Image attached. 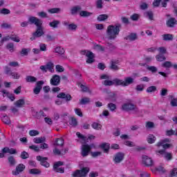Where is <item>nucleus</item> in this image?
Masks as SVG:
<instances>
[{"label":"nucleus","instance_id":"680f3d73","mask_svg":"<svg viewBox=\"0 0 177 177\" xmlns=\"http://www.w3.org/2000/svg\"><path fill=\"white\" fill-rule=\"evenodd\" d=\"M147 17H149V20H153L154 15L153 14V11H147L146 12Z\"/></svg>","mask_w":177,"mask_h":177},{"label":"nucleus","instance_id":"39448f33","mask_svg":"<svg viewBox=\"0 0 177 177\" xmlns=\"http://www.w3.org/2000/svg\"><path fill=\"white\" fill-rule=\"evenodd\" d=\"M170 140L169 138H165L163 140H161L160 142H158L156 144V146L158 147H162L163 150H167V149H169V147H171L170 144H167L169 143Z\"/></svg>","mask_w":177,"mask_h":177},{"label":"nucleus","instance_id":"f704fd0d","mask_svg":"<svg viewBox=\"0 0 177 177\" xmlns=\"http://www.w3.org/2000/svg\"><path fill=\"white\" fill-rule=\"evenodd\" d=\"M26 82H31V83L37 82V77L31 75H28L26 77Z\"/></svg>","mask_w":177,"mask_h":177},{"label":"nucleus","instance_id":"79ce46f5","mask_svg":"<svg viewBox=\"0 0 177 177\" xmlns=\"http://www.w3.org/2000/svg\"><path fill=\"white\" fill-rule=\"evenodd\" d=\"M29 174L30 175H39V174H41V170L38 169H31L29 170Z\"/></svg>","mask_w":177,"mask_h":177},{"label":"nucleus","instance_id":"2eb2a0df","mask_svg":"<svg viewBox=\"0 0 177 177\" xmlns=\"http://www.w3.org/2000/svg\"><path fill=\"white\" fill-rule=\"evenodd\" d=\"M142 163L145 167H151L153 164V159L147 156H142Z\"/></svg>","mask_w":177,"mask_h":177},{"label":"nucleus","instance_id":"de8ad7c7","mask_svg":"<svg viewBox=\"0 0 177 177\" xmlns=\"http://www.w3.org/2000/svg\"><path fill=\"white\" fill-rule=\"evenodd\" d=\"M174 135L175 136H176V131H174L173 129L166 131V136H172Z\"/></svg>","mask_w":177,"mask_h":177},{"label":"nucleus","instance_id":"bb28decb","mask_svg":"<svg viewBox=\"0 0 177 177\" xmlns=\"http://www.w3.org/2000/svg\"><path fill=\"white\" fill-rule=\"evenodd\" d=\"M1 120L3 122V124H6V125H10L12 124V122L10 121V118L7 115H4L1 118Z\"/></svg>","mask_w":177,"mask_h":177},{"label":"nucleus","instance_id":"412c9836","mask_svg":"<svg viewBox=\"0 0 177 177\" xmlns=\"http://www.w3.org/2000/svg\"><path fill=\"white\" fill-rule=\"evenodd\" d=\"M117 64H118V61L111 60L109 68L111 70H113L114 71H118V70H120V68Z\"/></svg>","mask_w":177,"mask_h":177},{"label":"nucleus","instance_id":"9b49d317","mask_svg":"<svg viewBox=\"0 0 177 177\" xmlns=\"http://www.w3.org/2000/svg\"><path fill=\"white\" fill-rule=\"evenodd\" d=\"M57 97L58 99H63L67 103H68V102H71V100H73V97L71 96V95H70L69 93H66L64 92L59 93L57 95Z\"/></svg>","mask_w":177,"mask_h":177},{"label":"nucleus","instance_id":"09e8293b","mask_svg":"<svg viewBox=\"0 0 177 177\" xmlns=\"http://www.w3.org/2000/svg\"><path fill=\"white\" fill-rule=\"evenodd\" d=\"M63 165V162L62 161H58L54 163L53 165V171H56L59 168V167H62Z\"/></svg>","mask_w":177,"mask_h":177},{"label":"nucleus","instance_id":"4c0bfd02","mask_svg":"<svg viewBox=\"0 0 177 177\" xmlns=\"http://www.w3.org/2000/svg\"><path fill=\"white\" fill-rule=\"evenodd\" d=\"M172 66V62L169 61H165L164 63L162 64V67H163L164 68H171Z\"/></svg>","mask_w":177,"mask_h":177},{"label":"nucleus","instance_id":"58836bf2","mask_svg":"<svg viewBox=\"0 0 177 177\" xmlns=\"http://www.w3.org/2000/svg\"><path fill=\"white\" fill-rule=\"evenodd\" d=\"M81 9L82 8L80 6L73 7L71 10V15H75V13H77V12H79V10H81Z\"/></svg>","mask_w":177,"mask_h":177},{"label":"nucleus","instance_id":"6ab92c4d","mask_svg":"<svg viewBox=\"0 0 177 177\" xmlns=\"http://www.w3.org/2000/svg\"><path fill=\"white\" fill-rule=\"evenodd\" d=\"M86 57H88L86 59V63L91 64L93 63V62H95V55H93V53H92V51H87V54H86Z\"/></svg>","mask_w":177,"mask_h":177},{"label":"nucleus","instance_id":"774afa93","mask_svg":"<svg viewBox=\"0 0 177 177\" xmlns=\"http://www.w3.org/2000/svg\"><path fill=\"white\" fill-rule=\"evenodd\" d=\"M145 127H146V128H148V129L154 128V122H147Z\"/></svg>","mask_w":177,"mask_h":177},{"label":"nucleus","instance_id":"ea45409f","mask_svg":"<svg viewBox=\"0 0 177 177\" xmlns=\"http://www.w3.org/2000/svg\"><path fill=\"white\" fill-rule=\"evenodd\" d=\"M156 59L157 62H164V60H167V57H165L163 54L157 55Z\"/></svg>","mask_w":177,"mask_h":177},{"label":"nucleus","instance_id":"a211bd4d","mask_svg":"<svg viewBox=\"0 0 177 177\" xmlns=\"http://www.w3.org/2000/svg\"><path fill=\"white\" fill-rule=\"evenodd\" d=\"M54 147H63L64 146V139L63 138H56L53 143Z\"/></svg>","mask_w":177,"mask_h":177},{"label":"nucleus","instance_id":"a878e982","mask_svg":"<svg viewBox=\"0 0 177 177\" xmlns=\"http://www.w3.org/2000/svg\"><path fill=\"white\" fill-rule=\"evenodd\" d=\"M65 53L66 50H64V48L61 46H58L55 48V53H58L60 56H63Z\"/></svg>","mask_w":177,"mask_h":177},{"label":"nucleus","instance_id":"b1692460","mask_svg":"<svg viewBox=\"0 0 177 177\" xmlns=\"http://www.w3.org/2000/svg\"><path fill=\"white\" fill-rule=\"evenodd\" d=\"M34 143H36L37 145H39L41 143H44L46 142V138L45 137H39V138H35L33 140Z\"/></svg>","mask_w":177,"mask_h":177},{"label":"nucleus","instance_id":"a18cd8bd","mask_svg":"<svg viewBox=\"0 0 177 177\" xmlns=\"http://www.w3.org/2000/svg\"><path fill=\"white\" fill-rule=\"evenodd\" d=\"M69 124L71 127H77V125H78V121H77L75 118H71Z\"/></svg>","mask_w":177,"mask_h":177},{"label":"nucleus","instance_id":"393cba45","mask_svg":"<svg viewBox=\"0 0 177 177\" xmlns=\"http://www.w3.org/2000/svg\"><path fill=\"white\" fill-rule=\"evenodd\" d=\"M100 147L104 150V153H109L110 150V144L104 142L100 145Z\"/></svg>","mask_w":177,"mask_h":177},{"label":"nucleus","instance_id":"0eeeda50","mask_svg":"<svg viewBox=\"0 0 177 177\" xmlns=\"http://www.w3.org/2000/svg\"><path fill=\"white\" fill-rule=\"evenodd\" d=\"M124 158H125V153L122 152H118L113 156V162L115 164H120V162H122V161H124Z\"/></svg>","mask_w":177,"mask_h":177},{"label":"nucleus","instance_id":"37998d69","mask_svg":"<svg viewBox=\"0 0 177 177\" xmlns=\"http://www.w3.org/2000/svg\"><path fill=\"white\" fill-rule=\"evenodd\" d=\"M102 84L104 85V86H113L114 83L113 82V80H106L102 82Z\"/></svg>","mask_w":177,"mask_h":177},{"label":"nucleus","instance_id":"f257e3e1","mask_svg":"<svg viewBox=\"0 0 177 177\" xmlns=\"http://www.w3.org/2000/svg\"><path fill=\"white\" fill-rule=\"evenodd\" d=\"M28 21L31 24H35L37 27L36 31L32 33V37L30 38V41H35L37 38H41L45 34L42 28V21L37 18V17H30Z\"/></svg>","mask_w":177,"mask_h":177},{"label":"nucleus","instance_id":"1a4fd4ad","mask_svg":"<svg viewBox=\"0 0 177 177\" xmlns=\"http://www.w3.org/2000/svg\"><path fill=\"white\" fill-rule=\"evenodd\" d=\"M36 160L40 162V165L45 167V168H49L50 164L48 162V157H42L41 156H37Z\"/></svg>","mask_w":177,"mask_h":177},{"label":"nucleus","instance_id":"0e129e2a","mask_svg":"<svg viewBox=\"0 0 177 177\" xmlns=\"http://www.w3.org/2000/svg\"><path fill=\"white\" fill-rule=\"evenodd\" d=\"M46 66H47V70H48L49 71H53V68L55 67V65L53 64V63L48 62L46 64Z\"/></svg>","mask_w":177,"mask_h":177},{"label":"nucleus","instance_id":"338daca9","mask_svg":"<svg viewBox=\"0 0 177 177\" xmlns=\"http://www.w3.org/2000/svg\"><path fill=\"white\" fill-rule=\"evenodd\" d=\"M172 107H177V98H173L170 102Z\"/></svg>","mask_w":177,"mask_h":177},{"label":"nucleus","instance_id":"9d476101","mask_svg":"<svg viewBox=\"0 0 177 177\" xmlns=\"http://www.w3.org/2000/svg\"><path fill=\"white\" fill-rule=\"evenodd\" d=\"M121 109L123 111H133V110H136V105L127 102L123 104Z\"/></svg>","mask_w":177,"mask_h":177},{"label":"nucleus","instance_id":"cd10ccee","mask_svg":"<svg viewBox=\"0 0 177 177\" xmlns=\"http://www.w3.org/2000/svg\"><path fill=\"white\" fill-rule=\"evenodd\" d=\"M24 104H26V101L24 100V99H19L15 102V106L19 108L24 107Z\"/></svg>","mask_w":177,"mask_h":177},{"label":"nucleus","instance_id":"7c9ffc66","mask_svg":"<svg viewBox=\"0 0 177 177\" xmlns=\"http://www.w3.org/2000/svg\"><path fill=\"white\" fill-rule=\"evenodd\" d=\"M93 13L88 12L86 10H82L80 12V16H81V17H89V16H92Z\"/></svg>","mask_w":177,"mask_h":177},{"label":"nucleus","instance_id":"603ef678","mask_svg":"<svg viewBox=\"0 0 177 177\" xmlns=\"http://www.w3.org/2000/svg\"><path fill=\"white\" fill-rule=\"evenodd\" d=\"M107 106L111 111H115V109H117V105H115V104H113L111 102L108 104Z\"/></svg>","mask_w":177,"mask_h":177},{"label":"nucleus","instance_id":"c03bdc74","mask_svg":"<svg viewBox=\"0 0 177 177\" xmlns=\"http://www.w3.org/2000/svg\"><path fill=\"white\" fill-rule=\"evenodd\" d=\"M29 157L30 154H28L27 151H24L21 153L20 158L22 160H27V158H28Z\"/></svg>","mask_w":177,"mask_h":177},{"label":"nucleus","instance_id":"f3484780","mask_svg":"<svg viewBox=\"0 0 177 177\" xmlns=\"http://www.w3.org/2000/svg\"><path fill=\"white\" fill-rule=\"evenodd\" d=\"M67 151H68V149H65L63 151V149L60 150L57 149V147H55V149H53L54 156H64Z\"/></svg>","mask_w":177,"mask_h":177},{"label":"nucleus","instance_id":"e2e57ef3","mask_svg":"<svg viewBox=\"0 0 177 177\" xmlns=\"http://www.w3.org/2000/svg\"><path fill=\"white\" fill-rule=\"evenodd\" d=\"M29 135L30 136H37V135H39V131L37 130H30L29 131Z\"/></svg>","mask_w":177,"mask_h":177},{"label":"nucleus","instance_id":"c756f323","mask_svg":"<svg viewBox=\"0 0 177 177\" xmlns=\"http://www.w3.org/2000/svg\"><path fill=\"white\" fill-rule=\"evenodd\" d=\"M59 24H60V21L59 20H53V21L49 23L50 27H52L53 28H57Z\"/></svg>","mask_w":177,"mask_h":177},{"label":"nucleus","instance_id":"2f4dec72","mask_svg":"<svg viewBox=\"0 0 177 177\" xmlns=\"http://www.w3.org/2000/svg\"><path fill=\"white\" fill-rule=\"evenodd\" d=\"M163 41H172L174 35L171 34H165L162 35Z\"/></svg>","mask_w":177,"mask_h":177},{"label":"nucleus","instance_id":"49530a36","mask_svg":"<svg viewBox=\"0 0 177 177\" xmlns=\"http://www.w3.org/2000/svg\"><path fill=\"white\" fill-rule=\"evenodd\" d=\"M78 86H80V88L82 90V92H88L89 91V88H88V86L80 83L78 84Z\"/></svg>","mask_w":177,"mask_h":177},{"label":"nucleus","instance_id":"423d86ee","mask_svg":"<svg viewBox=\"0 0 177 177\" xmlns=\"http://www.w3.org/2000/svg\"><path fill=\"white\" fill-rule=\"evenodd\" d=\"M156 153L157 156H164V158H165L167 161H171V160H172V153L167 152L165 149L156 151Z\"/></svg>","mask_w":177,"mask_h":177},{"label":"nucleus","instance_id":"20e7f679","mask_svg":"<svg viewBox=\"0 0 177 177\" xmlns=\"http://www.w3.org/2000/svg\"><path fill=\"white\" fill-rule=\"evenodd\" d=\"M5 73L7 75H10V77H12V78H13V80H19L21 77V75H20V74H19V73L12 72V69L8 66L5 67Z\"/></svg>","mask_w":177,"mask_h":177},{"label":"nucleus","instance_id":"a19ab883","mask_svg":"<svg viewBox=\"0 0 177 177\" xmlns=\"http://www.w3.org/2000/svg\"><path fill=\"white\" fill-rule=\"evenodd\" d=\"M91 127L93 129H95L96 131H99L100 129H102V124L97 122H93L91 124Z\"/></svg>","mask_w":177,"mask_h":177},{"label":"nucleus","instance_id":"69168bd1","mask_svg":"<svg viewBox=\"0 0 177 177\" xmlns=\"http://www.w3.org/2000/svg\"><path fill=\"white\" fill-rule=\"evenodd\" d=\"M130 18L133 20V21H138V20H139V15L133 14L130 17Z\"/></svg>","mask_w":177,"mask_h":177},{"label":"nucleus","instance_id":"c9c22d12","mask_svg":"<svg viewBox=\"0 0 177 177\" xmlns=\"http://www.w3.org/2000/svg\"><path fill=\"white\" fill-rule=\"evenodd\" d=\"M147 140L148 143L151 145V144L154 143V142H156V136H154V135H153V134H149L148 136Z\"/></svg>","mask_w":177,"mask_h":177},{"label":"nucleus","instance_id":"72a5a7b5","mask_svg":"<svg viewBox=\"0 0 177 177\" xmlns=\"http://www.w3.org/2000/svg\"><path fill=\"white\" fill-rule=\"evenodd\" d=\"M108 19H109V15H107L106 14L100 15L97 17V20L98 21H104V20H107Z\"/></svg>","mask_w":177,"mask_h":177},{"label":"nucleus","instance_id":"864d4df0","mask_svg":"<svg viewBox=\"0 0 177 177\" xmlns=\"http://www.w3.org/2000/svg\"><path fill=\"white\" fill-rule=\"evenodd\" d=\"M91 102V98L84 97L80 100V104H86Z\"/></svg>","mask_w":177,"mask_h":177},{"label":"nucleus","instance_id":"c85d7f7f","mask_svg":"<svg viewBox=\"0 0 177 177\" xmlns=\"http://www.w3.org/2000/svg\"><path fill=\"white\" fill-rule=\"evenodd\" d=\"M8 39H11L14 42H20V37L17 35H11L10 36L8 35Z\"/></svg>","mask_w":177,"mask_h":177},{"label":"nucleus","instance_id":"f03ea898","mask_svg":"<svg viewBox=\"0 0 177 177\" xmlns=\"http://www.w3.org/2000/svg\"><path fill=\"white\" fill-rule=\"evenodd\" d=\"M120 27L121 25H109L106 29L109 39H115L117 35L120 34Z\"/></svg>","mask_w":177,"mask_h":177},{"label":"nucleus","instance_id":"7ed1b4c3","mask_svg":"<svg viewBox=\"0 0 177 177\" xmlns=\"http://www.w3.org/2000/svg\"><path fill=\"white\" fill-rule=\"evenodd\" d=\"M91 171L89 167H83L81 170L77 169L72 174L73 177H86L88 173Z\"/></svg>","mask_w":177,"mask_h":177},{"label":"nucleus","instance_id":"aec40b11","mask_svg":"<svg viewBox=\"0 0 177 177\" xmlns=\"http://www.w3.org/2000/svg\"><path fill=\"white\" fill-rule=\"evenodd\" d=\"M126 41H130L131 42L136 41L138 39V35L136 33L131 32L129 35L124 37Z\"/></svg>","mask_w":177,"mask_h":177},{"label":"nucleus","instance_id":"5701e85b","mask_svg":"<svg viewBox=\"0 0 177 177\" xmlns=\"http://www.w3.org/2000/svg\"><path fill=\"white\" fill-rule=\"evenodd\" d=\"M113 85L115 86H124V80H121L118 78L113 80Z\"/></svg>","mask_w":177,"mask_h":177},{"label":"nucleus","instance_id":"052dcab7","mask_svg":"<svg viewBox=\"0 0 177 177\" xmlns=\"http://www.w3.org/2000/svg\"><path fill=\"white\" fill-rule=\"evenodd\" d=\"M147 70H149V71H151V73H157L158 69L156 66H151L147 67Z\"/></svg>","mask_w":177,"mask_h":177},{"label":"nucleus","instance_id":"ddd939ff","mask_svg":"<svg viewBox=\"0 0 177 177\" xmlns=\"http://www.w3.org/2000/svg\"><path fill=\"white\" fill-rule=\"evenodd\" d=\"M44 84H45V82L42 80L37 82L36 86L33 89V93H35V95H39L41 90L42 89V85H44Z\"/></svg>","mask_w":177,"mask_h":177},{"label":"nucleus","instance_id":"6e6d98bb","mask_svg":"<svg viewBox=\"0 0 177 177\" xmlns=\"http://www.w3.org/2000/svg\"><path fill=\"white\" fill-rule=\"evenodd\" d=\"M55 70L57 73H63L64 71V68L61 65H56Z\"/></svg>","mask_w":177,"mask_h":177},{"label":"nucleus","instance_id":"e433bc0d","mask_svg":"<svg viewBox=\"0 0 177 177\" xmlns=\"http://www.w3.org/2000/svg\"><path fill=\"white\" fill-rule=\"evenodd\" d=\"M6 49H8L11 53L15 52V44L13 43H8L6 45Z\"/></svg>","mask_w":177,"mask_h":177},{"label":"nucleus","instance_id":"dca6fc26","mask_svg":"<svg viewBox=\"0 0 177 177\" xmlns=\"http://www.w3.org/2000/svg\"><path fill=\"white\" fill-rule=\"evenodd\" d=\"M167 27L174 28L177 25V20L176 18L171 17L166 21Z\"/></svg>","mask_w":177,"mask_h":177},{"label":"nucleus","instance_id":"4468645a","mask_svg":"<svg viewBox=\"0 0 177 177\" xmlns=\"http://www.w3.org/2000/svg\"><path fill=\"white\" fill-rule=\"evenodd\" d=\"M50 84L53 86H57L60 84V76L59 75H54L50 80Z\"/></svg>","mask_w":177,"mask_h":177},{"label":"nucleus","instance_id":"8fccbe9b","mask_svg":"<svg viewBox=\"0 0 177 177\" xmlns=\"http://www.w3.org/2000/svg\"><path fill=\"white\" fill-rule=\"evenodd\" d=\"M157 87L156 86H151L147 88V93H151V92H156Z\"/></svg>","mask_w":177,"mask_h":177},{"label":"nucleus","instance_id":"6e6552de","mask_svg":"<svg viewBox=\"0 0 177 177\" xmlns=\"http://www.w3.org/2000/svg\"><path fill=\"white\" fill-rule=\"evenodd\" d=\"M26 169V165H24L23 163L19 164L15 170L12 171V174L14 176H17V175H20L23 171Z\"/></svg>","mask_w":177,"mask_h":177},{"label":"nucleus","instance_id":"473e14b6","mask_svg":"<svg viewBox=\"0 0 177 177\" xmlns=\"http://www.w3.org/2000/svg\"><path fill=\"white\" fill-rule=\"evenodd\" d=\"M8 161L11 167L16 165V159L15 158L14 156H9L8 158Z\"/></svg>","mask_w":177,"mask_h":177},{"label":"nucleus","instance_id":"3c124183","mask_svg":"<svg viewBox=\"0 0 177 177\" xmlns=\"http://www.w3.org/2000/svg\"><path fill=\"white\" fill-rule=\"evenodd\" d=\"M157 50H158L159 54L160 55H165V53H167V48H165V47H159L158 48H157Z\"/></svg>","mask_w":177,"mask_h":177},{"label":"nucleus","instance_id":"4be33fe9","mask_svg":"<svg viewBox=\"0 0 177 177\" xmlns=\"http://www.w3.org/2000/svg\"><path fill=\"white\" fill-rule=\"evenodd\" d=\"M133 82V78L131 77H127L124 79V81H123V86H128L129 85H131Z\"/></svg>","mask_w":177,"mask_h":177},{"label":"nucleus","instance_id":"13d9d810","mask_svg":"<svg viewBox=\"0 0 177 177\" xmlns=\"http://www.w3.org/2000/svg\"><path fill=\"white\" fill-rule=\"evenodd\" d=\"M136 90L138 92H142L145 90V86L143 84H138L136 87Z\"/></svg>","mask_w":177,"mask_h":177},{"label":"nucleus","instance_id":"5fc2aeb1","mask_svg":"<svg viewBox=\"0 0 177 177\" xmlns=\"http://www.w3.org/2000/svg\"><path fill=\"white\" fill-rule=\"evenodd\" d=\"M76 136H77V138L79 139H81L82 140H83V142H86V137H85V136L81 134V133L77 132Z\"/></svg>","mask_w":177,"mask_h":177},{"label":"nucleus","instance_id":"4d7b16f0","mask_svg":"<svg viewBox=\"0 0 177 177\" xmlns=\"http://www.w3.org/2000/svg\"><path fill=\"white\" fill-rule=\"evenodd\" d=\"M1 15H10V10L8 8H3L0 10Z\"/></svg>","mask_w":177,"mask_h":177},{"label":"nucleus","instance_id":"bf43d9fd","mask_svg":"<svg viewBox=\"0 0 177 177\" xmlns=\"http://www.w3.org/2000/svg\"><path fill=\"white\" fill-rule=\"evenodd\" d=\"M60 12V8H51L48 10V12L53 14V13H59Z\"/></svg>","mask_w":177,"mask_h":177},{"label":"nucleus","instance_id":"f8f14e48","mask_svg":"<svg viewBox=\"0 0 177 177\" xmlns=\"http://www.w3.org/2000/svg\"><path fill=\"white\" fill-rule=\"evenodd\" d=\"M92 147L88 144L83 145L82 147V157H86L91 153Z\"/></svg>","mask_w":177,"mask_h":177}]
</instances>
